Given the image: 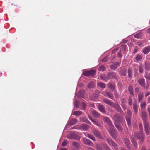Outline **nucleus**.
<instances>
[{
  "mask_svg": "<svg viewBox=\"0 0 150 150\" xmlns=\"http://www.w3.org/2000/svg\"><path fill=\"white\" fill-rule=\"evenodd\" d=\"M103 93L104 96L108 97L110 98L113 99V95L110 92H103Z\"/></svg>",
  "mask_w": 150,
  "mask_h": 150,
  "instance_id": "obj_11",
  "label": "nucleus"
},
{
  "mask_svg": "<svg viewBox=\"0 0 150 150\" xmlns=\"http://www.w3.org/2000/svg\"><path fill=\"white\" fill-rule=\"evenodd\" d=\"M88 150H94V149L91 147H89L88 148Z\"/></svg>",
  "mask_w": 150,
  "mask_h": 150,
  "instance_id": "obj_61",
  "label": "nucleus"
},
{
  "mask_svg": "<svg viewBox=\"0 0 150 150\" xmlns=\"http://www.w3.org/2000/svg\"><path fill=\"white\" fill-rule=\"evenodd\" d=\"M150 94V93H149V92H147V93L145 95V96L146 97H147Z\"/></svg>",
  "mask_w": 150,
  "mask_h": 150,
  "instance_id": "obj_63",
  "label": "nucleus"
},
{
  "mask_svg": "<svg viewBox=\"0 0 150 150\" xmlns=\"http://www.w3.org/2000/svg\"><path fill=\"white\" fill-rule=\"evenodd\" d=\"M97 85L100 88H105V85L103 83L98 82Z\"/></svg>",
  "mask_w": 150,
  "mask_h": 150,
  "instance_id": "obj_34",
  "label": "nucleus"
},
{
  "mask_svg": "<svg viewBox=\"0 0 150 150\" xmlns=\"http://www.w3.org/2000/svg\"><path fill=\"white\" fill-rule=\"evenodd\" d=\"M143 93H140L138 95V101L140 102L143 99Z\"/></svg>",
  "mask_w": 150,
  "mask_h": 150,
  "instance_id": "obj_30",
  "label": "nucleus"
},
{
  "mask_svg": "<svg viewBox=\"0 0 150 150\" xmlns=\"http://www.w3.org/2000/svg\"><path fill=\"white\" fill-rule=\"evenodd\" d=\"M128 90L129 91L131 95L134 94L133 88L131 86H129L128 88Z\"/></svg>",
  "mask_w": 150,
  "mask_h": 150,
  "instance_id": "obj_35",
  "label": "nucleus"
},
{
  "mask_svg": "<svg viewBox=\"0 0 150 150\" xmlns=\"http://www.w3.org/2000/svg\"><path fill=\"white\" fill-rule=\"evenodd\" d=\"M93 133L94 135L98 138H101L102 137V135L97 130L94 129L93 130Z\"/></svg>",
  "mask_w": 150,
  "mask_h": 150,
  "instance_id": "obj_13",
  "label": "nucleus"
},
{
  "mask_svg": "<svg viewBox=\"0 0 150 150\" xmlns=\"http://www.w3.org/2000/svg\"><path fill=\"white\" fill-rule=\"evenodd\" d=\"M139 129L141 130L140 132H143V128L142 127V124L141 123H139Z\"/></svg>",
  "mask_w": 150,
  "mask_h": 150,
  "instance_id": "obj_49",
  "label": "nucleus"
},
{
  "mask_svg": "<svg viewBox=\"0 0 150 150\" xmlns=\"http://www.w3.org/2000/svg\"><path fill=\"white\" fill-rule=\"evenodd\" d=\"M95 84L94 82H91L88 84L87 87L89 89L93 88L95 87Z\"/></svg>",
  "mask_w": 150,
  "mask_h": 150,
  "instance_id": "obj_27",
  "label": "nucleus"
},
{
  "mask_svg": "<svg viewBox=\"0 0 150 150\" xmlns=\"http://www.w3.org/2000/svg\"><path fill=\"white\" fill-rule=\"evenodd\" d=\"M81 104H82V107H83V108L84 109H85L86 108V106L85 103H84V102H82Z\"/></svg>",
  "mask_w": 150,
  "mask_h": 150,
  "instance_id": "obj_54",
  "label": "nucleus"
},
{
  "mask_svg": "<svg viewBox=\"0 0 150 150\" xmlns=\"http://www.w3.org/2000/svg\"><path fill=\"white\" fill-rule=\"evenodd\" d=\"M142 52L145 54L148 53L150 52V46L145 47L142 50Z\"/></svg>",
  "mask_w": 150,
  "mask_h": 150,
  "instance_id": "obj_16",
  "label": "nucleus"
},
{
  "mask_svg": "<svg viewBox=\"0 0 150 150\" xmlns=\"http://www.w3.org/2000/svg\"><path fill=\"white\" fill-rule=\"evenodd\" d=\"M117 56L121 58L122 56V55L121 53L120 52H119L117 53Z\"/></svg>",
  "mask_w": 150,
  "mask_h": 150,
  "instance_id": "obj_56",
  "label": "nucleus"
},
{
  "mask_svg": "<svg viewBox=\"0 0 150 150\" xmlns=\"http://www.w3.org/2000/svg\"><path fill=\"white\" fill-rule=\"evenodd\" d=\"M82 121L83 122H86V123L89 124H91V123L89 121L87 118H86L84 117V118H83Z\"/></svg>",
  "mask_w": 150,
  "mask_h": 150,
  "instance_id": "obj_45",
  "label": "nucleus"
},
{
  "mask_svg": "<svg viewBox=\"0 0 150 150\" xmlns=\"http://www.w3.org/2000/svg\"><path fill=\"white\" fill-rule=\"evenodd\" d=\"M141 117L143 121V122L144 121H147L146 119L147 118V114L146 112L144 110L142 111Z\"/></svg>",
  "mask_w": 150,
  "mask_h": 150,
  "instance_id": "obj_12",
  "label": "nucleus"
},
{
  "mask_svg": "<svg viewBox=\"0 0 150 150\" xmlns=\"http://www.w3.org/2000/svg\"><path fill=\"white\" fill-rule=\"evenodd\" d=\"M139 83L142 86H144L145 85V80L144 79H141L138 80Z\"/></svg>",
  "mask_w": 150,
  "mask_h": 150,
  "instance_id": "obj_26",
  "label": "nucleus"
},
{
  "mask_svg": "<svg viewBox=\"0 0 150 150\" xmlns=\"http://www.w3.org/2000/svg\"><path fill=\"white\" fill-rule=\"evenodd\" d=\"M141 150H146L144 146H143L142 147Z\"/></svg>",
  "mask_w": 150,
  "mask_h": 150,
  "instance_id": "obj_62",
  "label": "nucleus"
},
{
  "mask_svg": "<svg viewBox=\"0 0 150 150\" xmlns=\"http://www.w3.org/2000/svg\"><path fill=\"white\" fill-rule=\"evenodd\" d=\"M103 120L106 122L110 126L113 127V125L110 119L106 117H103Z\"/></svg>",
  "mask_w": 150,
  "mask_h": 150,
  "instance_id": "obj_9",
  "label": "nucleus"
},
{
  "mask_svg": "<svg viewBox=\"0 0 150 150\" xmlns=\"http://www.w3.org/2000/svg\"><path fill=\"white\" fill-rule=\"evenodd\" d=\"M86 136L93 141H95V137L92 135L88 134Z\"/></svg>",
  "mask_w": 150,
  "mask_h": 150,
  "instance_id": "obj_37",
  "label": "nucleus"
},
{
  "mask_svg": "<svg viewBox=\"0 0 150 150\" xmlns=\"http://www.w3.org/2000/svg\"><path fill=\"white\" fill-rule=\"evenodd\" d=\"M108 59V57H106L102 59V61L103 62H106Z\"/></svg>",
  "mask_w": 150,
  "mask_h": 150,
  "instance_id": "obj_51",
  "label": "nucleus"
},
{
  "mask_svg": "<svg viewBox=\"0 0 150 150\" xmlns=\"http://www.w3.org/2000/svg\"><path fill=\"white\" fill-rule=\"evenodd\" d=\"M126 120L127 122L128 125L129 126L131 124V120L130 116H128L126 117Z\"/></svg>",
  "mask_w": 150,
  "mask_h": 150,
  "instance_id": "obj_38",
  "label": "nucleus"
},
{
  "mask_svg": "<svg viewBox=\"0 0 150 150\" xmlns=\"http://www.w3.org/2000/svg\"><path fill=\"white\" fill-rule=\"evenodd\" d=\"M112 107H114L117 112H120L121 114H122V113L123 111L121 110L120 107L118 104H115L114 103V105Z\"/></svg>",
  "mask_w": 150,
  "mask_h": 150,
  "instance_id": "obj_10",
  "label": "nucleus"
},
{
  "mask_svg": "<svg viewBox=\"0 0 150 150\" xmlns=\"http://www.w3.org/2000/svg\"><path fill=\"white\" fill-rule=\"evenodd\" d=\"M146 32L148 33H149V34H150V28L146 30Z\"/></svg>",
  "mask_w": 150,
  "mask_h": 150,
  "instance_id": "obj_59",
  "label": "nucleus"
},
{
  "mask_svg": "<svg viewBox=\"0 0 150 150\" xmlns=\"http://www.w3.org/2000/svg\"><path fill=\"white\" fill-rule=\"evenodd\" d=\"M73 146L76 149H79L80 148V144L76 142H74L72 143Z\"/></svg>",
  "mask_w": 150,
  "mask_h": 150,
  "instance_id": "obj_20",
  "label": "nucleus"
},
{
  "mask_svg": "<svg viewBox=\"0 0 150 150\" xmlns=\"http://www.w3.org/2000/svg\"><path fill=\"white\" fill-rule=\"evenodd\" d=\"M92 113L93 115L96 117H99L100 116V114L94 110L92 111Z\"/></svg>",
  "mask_w": 150,
  "mask_h": 150,
  "instance_id": "obj_28",
  "label": "nucleus"
},
{
  "mask_svg": "<svg viewBox=\"0 0 150 150\" xmlns=\"http://www.w3.org/2000/svg\"><path fill=\"white\" fill-rule=\"evenodd\" d=\"M132 101L131 98H129V99L128 100V104L129 105H131L132 104Z\"/></svg>",
  "mask_w": 150,
  "mask_h": 150,
  "instance_id": "obj_50",
  "label": "nucleus"
},
{
  "mask_svg": "<svg viewBox=\"0 0 150 150\" xmlns=\"http://www.w3.org/2000/svg\"><path fill=\"white\" fill-rule=\"evenodd\" d=\"M110 127L108 129V131L111 136L115 139L117 134V133L116 130L114 129V126L112 127L110 126Z\"/></svg>",
  "mask_w": 150,
  "mask_h": 150,
  "instance_id": "obj_2",
  "label": "nucleus"
},
{
  "mask_svg": "<svg viewBox=\"0 0 150 150\" xmlns=\"http://www.w3.org/2000/svg\"><path fill=\"white\" fill-rule=\"evenodd\" d=\"M143 34L142 33H139L135 35L134 36L137 39H139L142 37V36Z\"/></svg>",
  "mask_w": 150,
  "mask_h": 150,
  "instance_id": "obj_31",
  "label": "nucleus"
},
{
  "mask_svg": "<svg viewBox=\"0 0 150 150\" xmlns=\"http://www.w3.org/2000/svg\"><path fill=\"white\" fill-rule=\"evenodd\" d=\"M82 112L80 111H74L73 112V115L76 116H79V115L81 114Z\"/></svg>",
  "mask_w": 150,
  "mask_h": 150,
  "instance_id": "obj_36",
  "label": "nucleus"
},
{
  "mask_svg": "<svg viewBox=\"0 0 150 150\" xmlns=\"http://www.w3.org/2000/svg\"><path fill=\"white\" fill-rule=\"evenodd\" d=\"M83 142L84 144L87 145L93 146L94 145L93 143L91 142L90 140L86 138H83Z\"/></svg>",
  "mask_w": 150,
  "mask_h": 150,
  "instance_id": "obj_8",
  "label": "nucleus"
},
{
  "mask_svg": "<svg viewBox=\"0 0 150 150\" xmlns=\"http://www.w3.org/2000/svg\"><path fill=\"white\" fill-rule=\"evenodd\" d=\"M112 118L114 120V124H115V123H120L121 122L122 118L118 114H116L114 115Z\"/></svg>",
  "mask_w": 150,
  "mask_h": 150,
  "instance_id": "obj_4",
  "label": "nucleus"
},
{
  "mask_svg": "<svg viewBox=\"0 0 150 150\" xmlns=\"http://www.w3.org/2000/svg\"><path fill=\"white\" fill-rule=\"evenodd\" d=\"M106 69V68L105 66H100L99 69L98 70L99 71H104Z\"/></svg>",
  "mask_w": 150,
  "mask_h": 150,
  "instance_id": "obj_39",
  "label": "nucleus"
},
{
  "mask_svg": "<svg viewBox=\"0 0 150 150\" xmlns=\"http://www.w3.org/2000/svg\"><path fill=\"white\" fill-rule=\"evenodd\" d=\"M88 117H89V118L90 119V120H91L93 122V120H93V119L90 116H88Z\"/></svg>",
  "mask_w": 150,
  "mask_h": 150,
  "instance_id": "obj_60",
  "label": "nucleus"
},
{
  "mask_svg": "<svg viewBox=\"0 0 150 150\" xmlns=\"http://www.w3.org/2000/svg\"><path fill=\"white\" fill-rule=\"evenodd\" d=\"M142 54H138L136 56L135 59L137 61H139L141 60L142 57Z\"/></svg>",
  "mask_w": 150,
  "mask_h": 150,
  "instance_id": "obj_29",
  "label": "nucleus"
},
{
  "mask_svg": "<svg viewBox=\"0 0 150 150\" xmlns=\"http://www.w3.org/2000/svg\"><path fill=\"white\" fill-rule=\"evenodd\" d=\"M146 103L144 101L141 103L140 106L141 108H144L146 106Z\"/></svg>",
  "mask_w": 150,
  "mask_h": 150,
  "instance_id": "obj_44",
  "label": "nucleus"
},
{
  "mask_svg": "<svg viewBox=\"0 0 150 150\" xmlns=\"http://www.w3.org/2000/svg\"><path fill=\"white\" fill-rule=\"evenodd\" d=\"M145 68L146 70H149L150 69V62L146 61L145 63Z\"/></svg>",
  "mask_w": 150,
  "mask_h": 150,
  "instance_id": "obj_22",
  "label": "nucleus"
},
{
  "mask_svg": "<svg viewBox=\"0 0 150 150\" xmlns=\"http://www.w3.org/2000/svg\"><path fill=\"white\" fill-rule=\"evenodd\" d=\"M131 138L132 139L131 141L132 142V143L133 144V145L134 146V147H136L137 146V143L136 142L134 139H133L131 137Z\"/></svg>",
  "mask_w": 150,
  "mask_h": 150,
  "instance_id": "obj_43",
  "label": "nucleus"
},
{
  "mask_svg": "<svg viewBox=\"0 0 150 150\" xmlns=\"http://www.w3.org/2000/svg\"><path fill=\"white\" fill-rule=\"evenodd\" d=\"M114 95L115 97L116 98H118L119 97V96L117 93L116 91H114Z\"/></svg>",
  "mask_w": 150,
  "mask_h": 150,
  "instance_id": "obj_55",
  "label": "nucleus"
},
{
  "mask_svg": "<svg viewBox=\"0 0 150 150\" xmlns=\"http://www.w3.org/2000/svg\"><path fill=\"white\" fill-rule=\"evenodd\" d=\"M135 136L137 138L140 142H143L144 139V134L142 132H140L139 133H135L134 134Z\"/></svg>",
  "mask_w": 150,
  "mask_h": 150,
  "instance_id": "obj_1",
  "label": "nucleus"
},
{
  "mask_svg": "<svg viewBox=\"0 0 150 150\" xmlns=\"http://www.w3.org/2000/svg\"><path fill=\"white\" fill-rule=\"evenodd\" d=\"M96 149L97 150H102V146L99 144H96Z\"/></svg>",
  "mask_w": 150,
  "mask_h": 150,
  "instance_id": "obj_40",
  "label": "nucleus"
},
{
  "mask_svg": "<svg viewBox=\"0 0 150 150\" xmlns=\"http://www.w3.org/2000/svg\"><path fill=\"white\" fill-rule=\"evenodd\" d=\"M106 141L110 146H113L115 150H118L117 144L112 139L108 138L106 139Z\"/></svg>",
  "mask_w": 150,
  "mask_h": 150,
  "instance_id": "obj_3",
  "label": "nucleus"
},
{
  "mask_svg": "<svg viewBox=\"0 0 150 150\" xmlns=\"http://www.w3.org/2000/svg\"><path fill=\"white\" fill-rule=\"evenodd\" d=\"M143 123L146 134L147 135H149V134L150 130L149 124L147 121H144Z\"/></svg>",
  "mask_w": 150,
  "mask_h": 150,
  "instance_id": "obj_5",
  "label": "nucleus"
},
{
  "mask_svg": "<svg viewBox=\"0 0 150 150\" xmlns=\"http://www.w3.org/2000/svg\"><path fill=\"white\" fill-rule=\"evenodd\" d=\"M146 78H147L149 79H150V75L149 76H147Z\"/></svg>",
  "mask_w": 150,
  "mask_h": 150,
  "instance_id": "obj_64",
  "label": "nucleus"
},
{
  "mask_svg": "<svg viewBox=\"0 0 150 150\" xmlns=\"http://www.w3.org/2000/svg\"><path fill=\"white\" fill-rule=\"evenodd\" d=\"M147 111L149 113L150 116V107H148L147 109Z\"/></svg>",
  "mask_w": 150,
  "mask_h": 150,
  "instance_id": "obj_58",
  "label": "nucleus"
},
{
  "mask_svg": "<svg viewBox=\"0 0 150 150\" xmlns=\"http://www.w3.org/2000/svg\"><path fill=\"white\" fill-rule=\"evenodd\" d=\"M128 76L131 77L132 75V72L131 69L130 68H129L128 69Z\"/></svg>",
  "mask_w": 150,
  "mask_h": 150,
  "instance_id": "obj_47",
  "label": "nucleus"
},
{
  "mask_svg": "<svg viewBox=\"0 0 150 150\" xmlns=\"http://www.w3.org/2000/svg\"><path fill=\"white\" fill-rule=\"evenodd\" d=\"M114 124L118 130L121 132L122 131L123 129V128L121 126L119 125V123H115V124Z\"/></svg>",
  "mask_w": 150,
  "mask_h": 150,
  "instance_id": "obj_25",
  "label": "nucleus"
},
{
  "mask_svg": "<svg viewBox=\"0 0 150 150\" xmlns=\"http://www.w3.org/2000/svg\"><path fill=\"white\" fill-rule=\"evenodd\" d=\"M98 109L99 111L103 113H105L106 112V111L105 110L104 106L101 104L98 105Z\"/></svg>",
  "mask_w": 150,
  "mask_h": 150,
  "instance_id": "obj_14",
  "label": "nucleus"
},
{
  "mask_svg": "<svg viewBox=\"0 0 150 150\" xmlns=\"http://www.w3.org/2000/svg\"><path fill=\"white\" fill-rule=\"evenodd\" d=\"M119 66V64L118 62H116L113 64L111 65L110 66V68L112 69L115 70L116 69L118 66Z\"/></svg>",
  "mask_w": 150,
  "mask_h": 150,
  "instance_id": "obj_17",
  "label": "nucleus"
},
{
  "mask_svg": "<svg viewBox=\"0 0 150 150\" xmlns=\"http://www.w3.org/2000/svg\"><path fill=\"white\" fill-rule=\"evenodd\" d=\"M133 108L135 114H137L138 112V107L137 105V102L135 101L133 104Z\"/></svg>",
  "mask_w": 150,
  "mask_h": 150,
  "instance_id": "obj_18",
  "label": "nucleus"
},
{
  "mask_svg": "<svg viewBox=\"0 0 150 150\" xmlns=\"http://www.w3.org/2000/svg\"><path fill=\"white\" fill-rule=\"evenodd\" d=\"M96 71L95 70H91L89 71H86L84 72L83 74L86 76H93L96 74Z\"/></svg>",
  "mask_w": 150,
  "mask_h": 150,
  "instance_id": "obj_6",
  "label": "nucleus"
},
{
  "mask_svg": "<svg viewBox=\"0 0 150 150\" xmlns=\"http://www.w3.org/2000/svg\"><path fill=\"white\" fill-rule=\"evenodd\" d=\"M90 126L86 124H83L80 126L79 128L83 129L85 130H87L88 129Z\"/></svg>",
  "mask_w": 150,
  "mask_h": 150,
  "instance_id": "obj_15",
  "label": "nucleus"
},
{
  "mask_svg": "<svg viewBox=\"0 0 150 150\" xmlns=\"http://www.w3.org/2000/svg\"><path fill=\"white\" fill-rule=\"evenodd\" d=\"M122 49H123L124 52H125L126 51V47L125 45H122Z\"/></svg>",
  "mask_w": 150,
  "mask_h": 150,
  "instance_id": "obj_57",
  "label": "nucleus"
},
{
  "mask_svg": "<svg viewBox=\"0 0 150 150\" xmlns=\"http://www.w3.org/2000/svg\"><path fill=\"white\" fill-rule=\"evenodd\" d=\"M124 142L125 144L127 146V148L129 149H130V142L129 139L127 138H125Z\"/></svg>",
  "mask_w": 150,
  "mask_h": 150,
  "instance_id": "obj_23",
  "label": "nucleus"
},
{
  "mask_svg": "<svg viewBox=\"0 0 150 150\" xmlns=\"http://www.w3.org/2000/svg\"><path fill=\"white\" fill-rule=\"evenodd\" d=\"M77 121V119L75 118L72 119L71 120L69 121V123L70 125H73L75 124Z\"/></svg>",
  "mask_w": 150,
  "mask_h": 150,
  "instance_id": "obj_33",
  "label": "nucleus"
},
{
  "mask_svg": "<svg viewBox=\"0 0 150 150\" xmlns=\"http://www.w3.org/2000/svg\"><path fill=\"white\" fill-rule=\"evenodd\" d=\"M103 146L106 150H111L109 146L106 144H104Z\"/></svg>",
  "mask_w": 150,
  "mask_h": 150,
  "instance_id": "obj_42",
  "label": "nucleus"
},
{
  "mask_svg": "<svg viewBox=\"0 0 150 150\" xmlns=\"http://www.w3.org/2000/svg\"><path fill=\"white\" fill-rule=\"evenodd\" d=\"M121 105L122 108H123V109L124 110H125L126 108V106L123 102L122 103Z\"/></svg>",
  "mask_w": 150,
  "mask_h": 150,
  "instance_id": "obj_52",
  "label": "nucleus"
},
{
  "mask_svg": "<svg viewBox=\"0 0 150 150\" xmlns=\"http://www.w3.org/2000/svg\"><path fill=\"white\" fill-rule=\"evenodd\" d=\"M93 122L94 123V124L98 126H100L101 123L97 120H94L93 121Z\"/></svg>",
  "mask_w": 150,
  "mask_h": 150,
  "instance_id": "obj_41",
  "label": "nucleus"
},
{
  "mask_svg": "<svg viewBox=\"0 0 150 150\" xmlns=\"http://www.w3.org/2000/svg\"><path fill=\"white\" fill-rule=\"evenodd\" d=\"M139 71L140 73H142L143 72V66L142 65L140 66L139 67Z\"/></svg>",
  "mask_w": 150,
  "mask_h": 150,
  "instance_id": "obj_46",
  "label": "nucleus"
},
{
  "mask_svg": "<svg viewBox=\"0 0 150 150\" xmlns=\"http://www.w3.org/2000/svg\"><path fill=\"white\" fill-rule=\"evenodd\" d=\"M127 113L129 115V116H130L132 115V112L131 111L129 110H128L127 111Z\"/></svg>",
  "mask_w": 150,
  "mask_h": 150,
  "instance_id": "obj_53",
  "label": "nucleus"
},
{
  "mask_svg": "<svg viewBox=\"0 0 150 150\" xmlns=\"http://www.w3.org/2000/svg\"><path fill=\"white\" fill-rule=\"evenodd\" d=\"M103 102L105 103L108 104L111 106H112L114 105V103L109 101L107 99H103Z\"/></svg>",
  "mask_w": 150,
  "mask_h": 150,
  "instance_id": "obj_19",
  "label": "nucleus"
},
{
  "mask_svg": "<svg viewBox=\"0 0 150 150\" xmlns=\"http://www.w3.org/2000/svg\"><path fill=\"white\" fill-rule=\"evenodd\" d=\"M67 144V140H64L62 144V146H65Z\"/></svg>",
  "mask_w": 150,
  "mask_h": 150,
  "instance_id": "obj_48",
  "label": "nucleus"
},
{
  "mask_svg": "<svg viewBox=\"0 0 150 150\" xmlns=\"http://www.w3.org/2000/svg\"><path fill=\"white\" fill-rule=\"evenodd\" d=\"M108 75L109 79L115 78L116 76L115 73L114 72L108 73Z\"/></svg>",
  "mask_w": 150,
  "mask_h": 150,
  "instance_id": "obj_21",
  "label": "nucleus"
},
{
  "mask_svg": "<svg viewBox=\"0 0 150 150\" xmlns=\"http://www.w3.org/2000/svg\"><path fill=\"white\" fill-rule=\"evenodd\" d=\"M67 138L69 139H79L78 135L74 133H71L68 134L67 136Z\"/></svg>",
  "mask_w": 150,
  "mask_h": 150,
  "instance_id": "obj_7",
  "label": "nucleus"
},
{
  "mask_svg": "<svg viewBox=\"0 0 150 150\" xmlns=\"http://www.w3.org/2000/svg\"><path fill=\"white\" fill-rule=\"evenodd\" d=\"M108 87L111 90V91H114L115 90V85L112 83H110L108 84Z\"/></svg>",
  "mask_w": 150,
  "mask_h": 150,
  "instance_id": "obj_24",
  "label": "nucleus"
},
{
  "mask_svg": "<svg viewBox=\"0 0 150 150\" xmlns=\"http://www.w3.org/2000/svg\"><path fill=\"white\" fill-rule=\"evenodd\" d=\"M100 79L106 81L108 79H108V75L107 76L105 75H102L100 76Z\"/></svg>",
  "mask_w": 150,
  "mask_h": 150,
  "instance_id": "obj_32",
  "label": "nucleus"
}]
</instances>
